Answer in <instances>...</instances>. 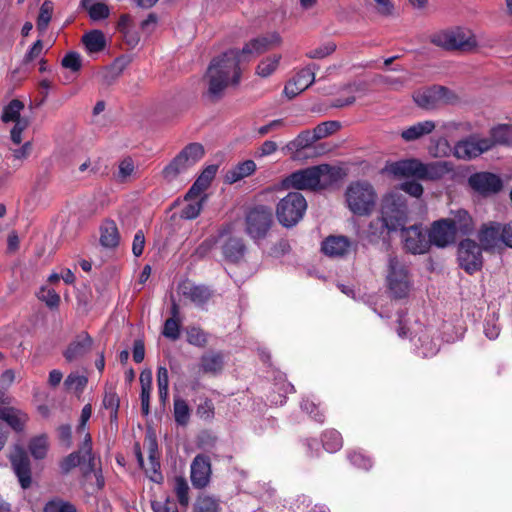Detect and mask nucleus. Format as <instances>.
<instances>
[{"label": "nucleus", "mask_w": 512, "mask_h": 512, "mask_svg": "<svg viewBox=\"0 0 512 512\" xmlns=\"http://www.w3.org/2000/svg\"><path fill=\"white\" fill-rule=\"evenodd\" d=\"M279 42L280 36L277 33H271L252 39L242 50L231 49L213 58L206 72L209 97L218 100L228 86L238 85L241 76L240 63L247 60L249 56L265 52Z\"/></svg>", "instance_id": "obj_1"}, {"label": "nucleus", "mask_w": 512, "mask_h": 512, "mask_svg": "<svg viewBox=\"0 0 512 512\" xmlns=\"http://www.w3.org/2000/svg\"><path fill=\"white\" fill-rule=\"evenodd\" d=\"M395 176L414 177L419 180L435 181L454 171L452 162L446 160L423 163L418 159L400 160L391 165Z\"/></svg>", "instance_id": "obj_2"}, {"label": "nucleus", "mask_w": 512, "mask_h": 512, "mask_svg": "<svg viewBox=\"0 0 512 512\" xmlns=\"http://www.w3.org/2000/svg\"><path fill=\"white\" fill-rule=\"evenodd\" d=\"M77 466H81L83 476L86 480L90 478L91 474L95 477V484L91 485L90 493H94L104 487L105 480L101 469H96L95 458L92 456L91 437L88 433L79 451L69 454L60 465L63 473H68Z\"/></svg>", "instance_id": "obj_3"}, {"label": "nucleus", "mask_w": 512, "mask_h": 512, "mask_svg": "<svg viewBox=\"0 0 512 512\" xmlns=\"http://www.w3.org/2000/svg\"><path fill=\"white\" fill-rule=\"evenodd\" d=\"M349 209L356 215H369L374 209L376 193L373 186L365 181L351 183L346 190Z\"/></svg>", "instance_id": "obj_4"}, {"label": "nucleus", "mask_w": 512, "mask_h": 512, "mask_svg": "<svg viewBox=\"0 0 512 512\" xmlns=\"http://www.w3.org/2000/svg\"><path fill=\"white\" fill-rule=\"evenodd\" d=\"M330 172L331 167L327 164L308 167L290 174L285 178L283 184L287 188L297 190H316L324 186L322 180L329 176Z\"/></svg>", "instance_id": "obj_5"}, {"label": "nucleus", "mask_w": 512, "mask_h": 512, "mask_svg": "<svg viewBox=\"0 0 512 512\" xmlns=\"http://www.w3.org/2000/svg\"><path fill=\"white\" fill-rule=\"evenodd\" d=\"M307 202L299 192H290L276 206V216L286 228L295 226L304 216Z\"/></svg>", "instance_id": "obj_6"}, {"label": "nucleus", "mask_w": 512, "mask_h": 512, "mask_svg": "<svg viewBox=\"0 0 512 512\" xmlns=\"http://www.w3.org/2000/svg\"><path fill=\"white\" fill-rule=\"evenodd\" d=\"M204 156V148L199 143H190L164 167L162 175L168 182L174 181Z\"/></svg>", "instance_id": "obj_7"}, {"label": "nucleus", "mask_w": 512, "mask_h": 512, "mask_svg": "<svg viewBox=\"0 0 512 512\" xmlns=\"http://www.w3.org/2000/svg\"><path fill=\"white\" fill-rule=\"evenodd\" d=\"M219 245L223 258L230 263H239L243 260L247 247L244 239L236 234L232 223L221 226L218 230Z\"/></svg>", "instance_id": "obj_8"}, {"label": "nucleus", "mask_w": 512, "mask_h": 512, "mask_svg": "<svg viewBox=\"0 0 512 512\" xmlns=\"http://www.w3.org/2000/svg\"><path fill=\"white\" fill-rule=\"evenodd\" d=\"M431 42L446 50L468 51L477 46L473 33L460 27L435 33Z\"/></svg>", "instance_id": "obj_9"}, {"label": "nucleus", "mask_w": 512, "mask_h": 512, "mask_svg": "<svg viewBox=\"0 0 512 512\" xmlns=\"http://www.w3.org/2000/svg\"><path fill=\"white\" fill-rule=\"evenodd\" d=\"M381 216L394 224L398 229L405 225L408 208L405 196L400 191H391L381 202Z\"/></svg>", "instance_id": "obj_10"}, {"label": "nucleus", "mask_w": 512, "mask_h": 512, "mask_svg": "<svg viewBox=\"0 0 512 512\" xmlns=\"http://www.w3.org/2000/svg\"><path fill=\"white\" fill-rule=\"evenodd\" d=\"M273 223L272 211L265 206L251 209L245 217V232L254 241L267 236Z\"/></svg>", "instance_id": "obj_11"}, {"label": "nucleus", "mask_w": 512, "mask_h": 512, "mask_svg": "<svg viewBox=\"0 0 512 512\" xmlns=\"http://www.w3.org/2000/svg\"><path fill=\"white\" fill-rule=\"evenodd\" d=\"M415 103L426 110L435 109L441 105L452 104L457 101L453 91L444 86H432L413 95Z\"/></svg>", "instance_id": "obj_12"}, {"label": "nucleus", "mask_w": 512, "mask_h": 512, "mask_svg": "<svg viewBox=\"0 0 512 512\" xmlns=\"http://www.w3.org/2000/svg\"><path fill=\"white\" fill-rule=\"evenodd\" d=\"M388 287L395 298H404L410 290L408 271L396 257H389Z\"/></svg>", "instance_id": "obj_13"}, {"label": "nucleus", "mask_w": 512, "mask_h": 512, "mask_svg": "<svg viewBox=\"0 0 512 512\" xmlns=\"http://www.w3.org/2000/svg\"><path fill=\"white\" fill-rule=\"evenodd\" d=\"M482 248L472 239H464L458 245V262L468 274L481 270L483 266Z\"/></svg>", "instance_id": "obj_14"}, {"label": "nucleus", "mask_w": 512, "mask_h": 512, "mask_svg": "<svg viewBox=\"0 0 512 512\" xmlns=\"http://www.w3.org/2000/svg\"><path fill=\"white\" fill-rule=\"evenodd\" d=\"M401 239L404 248L412 254H423L430 248V241L427 239L426 233L423 232L421 226L412 225L408 228L400 227Z\"/></svg>", "instance_id": "obj_15"}, {"label": "nucleus", "mask_w": 512, "mask_h": 512, "mask_svg": "<svg viewBox=\"0 0 512 512\" xmlns=\"http://www.w3.org/2000/svg\"><path fill=\"white\" fill-rule=\"evenodd\" d=\"M491 150V142L487 137L471 136L456 143L454 155L458 159L470 160Z\"/></svg>", "instance_id": "obj_16"}, {"label": "nucleus", "mask_w": 512, "mask_h": 512, "mask_svg": "<svg viewBox=\"0 0 512 512\" xmlns=\"http://www.w3.org/2000/svg\"><path fill=\"white\" fill-rule=\"evenodd\" d=\"M469 186L482 195H490L499 192L502 188V180L496 174L490 172H478L468 178Z\"/></svg>", "instance_id": "obj_17"}, {"label": "nucleus", "mask_w": 512, "mask_h": 512, "mask_svg": "<svg viewBox=\"0 0 512 512\" xmlns=\"http://www.w3.org/2000/svg\"><path fill=\"white\" fill-rule=\"evenodd\" d=\"M10 461L21 487L23 489L30 487L32 480L31 469L26 451L20 446H15L10 454Z\"/></svg>", "instance_id": "obj_18"}, {"label": "nucleus", "mask_w": 512, "mask_h": 512, "mask_svg": "<svg viewBox=\"0 0 512 512\" xmlns=\"http://www.w3.org/2000/svg\"><path fill=\"white\" fill-rule=\"evenodd\" d=\"M212 469L211 462L208 456L199 454L191 463V482L192 485L197 489L205 488L211 478Z\"/></svg>", "instance_id": "obj_19"}, {"label": "nucleus", "mask_w": 512, "mask_h": 512, "mask_svg": "<svg viewBox=\"0 0 512 512\" xmlns=\"http://www.w3.org/2000/svg\"><path fill=\"white\" fill-rule=\"evenodd\" d=\"M399 230L394 224L379 216L373 219L366 230V238L369 243L377 244L382 242L385 245L389 243V236L391 232Z\"/></svg>", "instance_id": "obj_20"}, {"label": "nucleus", "mask_w": 512, "mask_h": 512, "mask_svg": "<svg viewBox=\"0 0 512 512\" xmlns=\"http://www.w3.org/2000/svg\"><path fill=\"white\" fill-rule=\"evenodd\" d=\"M480 247L485 251L494 249L499 242H503V225L498 222L483 224L477 234Z\"/></svg>", "instance_id": "obj_21"}, {"label": "nucleus", "mask_w": 512, "mask_h": 512, "mask_svg": "<svg viewBox=\"0 0 512 512\" xmlns=\"http://www.w3.org/2000/svg\"><path fill=\"white\" fill-rule=\"evenodd\" d=\"M455 235L448 219H441L433 223L427 239L430 241V245L446 247L454 241Z\"/></svg>", "instance_id": "obj_22"}, {"label": "nucleus", "mask_w": 512, "mask_h": 512, "mask_svg": "<svg viewBox=\"0 0 512 512\" xmlns=\"http://www.w3.org/2000/svg\"><path fill=\"white\" fill-rule=\"evenodd\" d=\"M356 247L357 243L345 236H329L322 243V251L330 257H344Z\"/></svg>", "instance_id": "obj_23"}, {"label": "nucleus", "mask_w": 512, "mask_h": 512, "mask_svg": "<svg viewBox=\"0 0 512 512\" xmlns=\"http://www.w3.org/2000/svg\"><path fill=\"white\" fill-rule=\"evenodd\" d=\"M178 291L197 306H203L212 296V292L207 286L195 285L189 281L179 284Z\"/></svg>", "instance_id": "obj_24"}, {"label": "nucleus", "mask_w": 512, "mask_h": 512, "mask_svg": "<svg viewBox=\"0 0 512 512\" xmlns=\"http://www.w3.org/2000/svg\"><path fill=\"white\" fill-rule=\"evenodd\" d=\"M316 136L312 131L310 130H304L300 132L296 138L289 141L284 147L283 151L287 154L291 155V158L293 159H299L300 152L309 146H311L314 142H316Z\"/></svg>", "instance_id": "obj_25"}, {"label": "nucleus", "mask_w": 512, "mask_h": 512, "mask_svg": "<svg viewBox=\"0 0 512 512\" xmlns=\"http://www.w3.org/2000/svg\"><path fill=\"white\" fill-rule=\"evenodd\" d=\"M92 344L93 340L87 333L78 335L64 353L66 360L71 362L82 358L91 350Z\"/></svg>", "instance_id": "obj_26"}, {"label": "nucleus", "mask_w": 512, "mask_h": 512, "mask_svg": "<svg viewBox=\"0 0 512 512\" xmlns=\"http://www.w3.org/2000/svg\"><path fill=\"white\" fill-rule=\"evenodd\" d=\"M455 234L470 235L474 231V222L469 213L465 210H456L452 212V217L448 219Z\"/></svg>", "instance_id": "obj_27"}, {"label": "nucleus", "mask_w": 512, "mask_h": 512, "mask_svg": "<svg viewBox=\"0 0 512 512\" xmlns=\"http://www.w3.org/2000/svg\"><path fill=\"white\" fill-rule=\"evenodd\" d=\"M256 170V164L253 160H245L227 170L224 180L228 184H234L245 177L250 176Z\"/></svg>", "instance_id": "obj_28"}, {"label": "nucleus", "mask_w": 512, "mask_h": 512, "mask_svg": "<svg viewBox=\"0 0 512 512\" xmlns=\"http://www.w3.org/2000/svg\"><path fill=\"white\" fill-rule=\"evenodd\" d=\"M436 124L432 120L418 122L401 132V137L406 141L418 140L434 131Z\"/></svg>", "instance_id": "obj_29"}, {"label": "nucleus", "mask_w": 512, "mask_h": 512, "mask_svg": "<svg viewBox=\"0 0 512 512\" xmlns=\"http://www.w3.org/2000/svg\"><path fill=\"white\" fill-rule=\"evenodd\" d=\"M0 419L15 431H22L28 417L25 413L13 407H2L0 408Z\"/></svg>", "instance_id": "obj_30"}, {"label": "nucleus", "mask_w": 512, "mask_h": 512, "mask_svg": "<svg viewBox=\"0 0 512 512\" xmlns=\"http://www.w3.org/2000/svg\"><path fill=\"white\" fill-rule=\"evenodd\" d=\"M487 140L491 142V149L496 145L512 146V125L499 124L493 127Z\"/></svg>", "instance_id": "obj_31"}, {"label": "nucleus", "mask_w": 512, "mask_h": 512, "mask_svg": "<svg viewBox=\"0 0 512 512\" xmlns=\"http://www.w3.org/2000/svg\"><path fill=\"white\" fill-rule=\"evenodd\" d=\"M100 243L106 248H114L119 243V232L114 221L108 220L100 228Z\"/></svg>", "instance_id": "obj_32"}, {"label": "nucleus", "mask_w": 512, "mask_h": 512, "mask_svg": "<svg viewBox=\"0 0 512 512\" xmlns=\"http://www.w3.org/2000/svg\"><path fill=\"white\" fill-rule=\"evenodd\" d=\"M82 42L89 53L102 51L106 46L105 35L100 30H92L82 37Z\"/></svg>", "instance_id": "obj_33"}, {"label": "nucleus", "mask_w": 512, "mask_h": 512, "mask_svg": "<svg viewBox=\"0 0 512 512\" xmlns=\"http://www.w3.org/2000/svg\"><path fill=\"white\" fill-rule=\"evenodd\" d=\"M223 355L221 353H208L202 355L200 368L206 374H217L223 369Z\"/></svg>", "instance_id": "obj_34"}, {"label": "nucleus", "mask_w": 512, "mask_h": 512, "mask_svg": "<svg viewBox=\"0 0 512 512\" xmlns=\"http://www.w3.org/2000/svg\"><path fill=\"white\" fill-rule=\"evenodd\" d=\"M138 177L137 167L132 158L126 157L119 162L118 171L114 174V178L119 183H126L133 178Z\"/></svg>", "instance_id": "obj_35"}, {"label": "nucleus", "mask_w": 512, "mask_h": 512, "mask_svg": "<svg viewBox=\"0 0 512 512\" xmlns=\"http://www.w3.org/2000/svg\"><path fill=\"white\" fill-rule=\"evenodd\" d=\"M94 0H81V7L86 9L89 17L93 21L107 19L110 15V9L105 3H93Z\"/></svg>", "instance_id": "obj_36"}, {"label": "nucleus", "mask_w": 512, "mask_h": 512, "mask_svg": "<svg viewBox=\"0 0 512 512\" xmlns=\"http://www.w3.org/2000/svg\"><path fill=\"white\" fill-rule=\"evenodd\" d=\"M318 68V65L310 64L305 68L301 69L292 79V81L296 84V86H299L300 89L305 91L315 82V71Z\"/></svg>", "instance_id": "obj_37"}, {"label": "nucleus", "mask_w": 512, "mask_h": 512, "mask_svg": "<svg viewBox=\"0 0 512 512\" xmlns=\"http://www.w3.org/2000/svg\"><path fill=\"white\" fill-rule=\"evenodd\" d=\"M220 510L219 499L207 494L199 495L193 506L194 512H220Z\"/></svg>", "instance_id": "obj_38"}, {"label": "nucleus", "mask_w": 512, "mask_h": 512, "mask_svg": "<svg viewBox=\"0 0 512 512\" xmlns=\"http://www.w3.org/2000/svg\"><path fill=\"white\" fill-rule=\"evenodd\" d=\"M175 422L180 426H186L190 419V407L186 400L175 398L173 403Z\"/></svg>", "instance_id": "obj_39"}, {"label": "nucleus", "mask_w": 512, "mask_h": 512, "mask_svg": "<svg viewBox=\"0 0 512 512\" xmlns=\"http://www.w3.org/2000/svg\"><path fill=\"white\" fill-rule=\"evenodd\" d=\"M24 108V104L22 101L18 99H13L3 108L1 119L3 122H17L18 120H22L20 117V112Z\"/></svg>", "instance_id": "obj_40"}, {"label": "nucleus", "mask_w": 512, "mask_h": 512, "mask_svg": "<svg viewBox=\"0 0 512 512\" xmlns=\"http://www.w3.org/2000/svg\"><path fill=\"white\" fill-rule=\"evenodd\" d=\"M322 443L325 450L330 453L338 451L343 445L341 434L334 430H326L322 435Z\"/></svg>", "instance_id": "obj_41"}, {"label": "nucleus", "mask_w": 512, "mask_h": 512, "mask_svg": "<svg viewBox=\"0 0 512 512\" xmlns=\"http://www.w3.org/2000/svg\"><path fill=\"white\" fill-rule=\"evenodd\" d=\"M187 342L193 346L203 348L207 345L208 334L200 327L192 326L186 330Z\"/></svg>", "instance_id": "obj_42"}, {"label": "nucleus", "mask_w": 512, "mask_h": 512, "mask_svg": "<svg viewBox=\"0 0 512 512\" xmlns=\"http://www.w3.org/2000/svg\"><path fill=\"white\" fill-rule=\"evenodd\" d=\"M53 14V3L52 1L46 0L42 3L39 15L37 18V29L41 32H44L52 18Z\"/></svg>", "instance_id": "obj_43"}, {"label": "nucleus", "mask_w": 512, "mask_h": 512, "mask_svg": "<svg viewBox=\"0 0 512 512\" xmlns=\"http://www.w3.org/2000/svg\"><path fill=\"white\" fill-rule=\"evenodd\" d=\"M29 450L35 459H43L48 450L47 437L44 435L33 438L29 443Z\"/></svg>", "instance_id": "obj_44"}, {"label": "nucleus", "mask_w": 512, "mask_h": 512, "mask_svg": "<svg viewBox=\"0 0 512 512\" xmlns=\"http://www.w3.org/2000/svg\"><path fill=\"white\" fill-rule=\"evenodd\" d=\"M174 491L178 502L181 506H188L189 504V486L185 478L176 477L174 483Z\"/></svg>", "instance_id": "obj_45"}, {"label": "nucleus", "mask_w": 512, "mask_h": 512, "mask_svg": "<svg viewBox=\"0 0 512 512\" xmlns=\"http://www.w3.org/2000/svg\"><path fill=\"white\" fill-rule=\"evenodd\" d=\"M340 127H341V124L338 121H325V122L318 124L313 129V132L318 141L320 139H323L327 136L332 135L333 133L338 131L340 129Z\"/></svg>", "instance_id": "obj_46"}, {"label": "nucleus", "mask_w": 512, "mask_h": 512, "mask_svg": "<svg viewBox=\"0 0 512 512\" xmlns=\"http://www.w3.org/2000/svg\"><path fill=\"white\" fill-rule=\"evenodd\" d=\"M102 403L106 409L110 410L111 420L116 419L119 408V397L112 388L105 391Z\"/></svg>", "instance_id": "obj_47"}, {"label": "nucleus", "mask_w": 512, "mask_h": 512, "mask_svg": "<svg viewBox=\"0 0 512 512\" xmlns=\"http://www.w3.org/2000/svg\"><path fill=\"white\" fill-rule=\"evenodd\" d=\"M280 58L281 57L279 55H274L273 57H268L262 60L257 66V74L261 77L270 76L276 70Z\"/></svg>", "instance_id": "obj_48"}, {"label": "nucleus", "mask_w": 512, "mask_h": 512, "mask_svg": "<svg viewBox=\"0 0 512 512\" xmlns=\"http://www.w3.org/2000/svg\"><path fill=\"white\" fill-rule=\"evenodd\" d=\"M152 390V374L150 371L147 372V383L146 387L141 388V410L144 416H148L150 413V394Z\"/></svg>", "instance_id": "obj_49"}, {"label": "nucleus", "mask_w": 512, "mask_h": 512, "mask_svg": "<svg viewBox=\"0 0 512 512\" xmlns=\"http://www.w3.org/2000/svg\"><path fill=\"white\" fill-rule=\"evenodd\" d=\"M44 512H76V507L62 499H53L46 503Z\"/></svg>", "instance_id": "obj_50"}, {"label": "nucleus", "mask_w": 512, "mask_h": 512, "mask_svg": "<svg viewBox=\"0 0 512 512\" xmlns=\"http://www.w3.org/2000/svg\"><path fill=\"white\" fill-rule=\"evenodd\" d=\"M498 316L496 313L489 315L484 323V333L490 340H495L500 334V327L497 324Z\"/></svg>", "instance_id": "obj_51"}, {"label": "nucleus", "mask_w": 512, "mask_h": 512, "mask_svg": "<svg viewBox=\"0 0 512 512\" xmlns=\"http://www.w3.org/2000/svg\"><path fill=\"white\" fill-rule=\"evenodd\" d=\"M38 298L46 303L49 308H57L60 303V296L54 289L42 287Z\"/></svg>", "instance_id": "obj_52"}, {"label": "nucleus", "mask_w": 512, "mask_h": 512, "mask_svg": "<svg viewBox=\"0 0 512 512\" xmlns=\"http://www.w3.org/2000/svg\"><path fill=\"white\" fill-rule=\"evenodd\" d=\"M203 200L204 198L187 203L181 210V218L188 220L195 219L202 210Z\"/></svg>", "instance_id": "obj_53"}, {"label": "nucleus", "mask_w": 512, "mask_h": 512, "mask_svg": "<svg viewBox=\"0 0 512 512\" xmlns=\"http://www.w3.org/2000/svg\"><path fill=\"white\" fill-rule=\"evenodd\" d=\"M336 50V44L334 42H327L313 50L306 53V56L310 59H322Z\"/></svg>", "instance_id": "obj_54"}, {"label": "nucleus", "mask_w": 512, "mask_h": 512, "mask_svg": "<svg viewBox=\"0 0 512 512\" xmlns=\"http://www.w3.org/2000/svg\"><path fill=\"white\" fill-rule=\"evenodd\" d=\"M61 64L64 68L77 72L82 67V60L79 53L71 51L68 52L62 59Z\"/></svg>", "instance_id": "obj_55"}, {"label": "nucleus", "mask_w": 512, "mask_h": 512, "mask_svg": "<svg viewBox=\"0 0 512 512\" xmlns=\"http://www.w3.org/2000/svg\"><path fill=\"white\" fill-rule=\"evenodd\" d=\"M162 334L173 341L180 337V323L174 318H168L163 327Z\"/></svg>", "instance_id": "obj_56"}, {"label": "nucleus", "mask_w": 512, "mask_h": 512, "mask_svg": "<svg viewBox=\"0 0 512 512\" xmlns=\"http://www.w3.org/2000/svg\"><path fill=\"white\" fill-rule=\"evenodd\" d=\"M196 415L205 421H210L214 418V404L212 400L205 399L197 406Z\"/></svg>", "instance_id": "obj_57"}, {"label": "nucleus", "mask_w": 512, "mask_h": 512, "mask_svg": "<svg viewBox=\"0 0 512 512\" xmlns=\"http://www.w3.org/2000/svg\"><path fill=\"white\" fill-rule=\"evenodd\" d=\"M301 409L307 414L311 415V417L318 423L324 422V414L318 409L316 404L313 401L305 399L301 402Z\"/></svg>", "instance_id": "obj_58"}, {"label": "nucleus", "mask_w": 512, "mask_h": 512, "mask_svg": "<svg viewBox=\"0 0 512 512\" xmlns=\"http://www.w3.org/2000/svg\"><path fill=\"white\" fill-rule=\"evenodd\" d=\"M43 51V42L42 40H37L34 42L32 47L26 52L24 58L22 60V65L27 66L29 63L37 59Z\"/></svg>", "instance_id": "obj_59"}, {"label": "nucleus", "mask_w": 512, "mask_h": 512, "mask_svg": "<svg viewBox=\"0 0 512 512\" xmlns=\"http://www.w3.org/2000/svg\"><path fill=\"white\" fill-rule=\"evenodd\" d=\"M29 126L28 119H22L15 122L14 127L11 129V140L14 144L19 145L22 142V132Z\"/></svg>", "instance_id": "obj_60"}, {"label": "nucleus", "mask_w": 512, "mask_h": 512, "mask_svg": "<svg viewBox=\"0 0 512 512\" xmlns=\"http://www.w3.org/2000/svg\"><path fill=\"white\" fill-rule=\"evenodd\" d=\"M151 507L153 512H179L176 503L170 498L164 501H153Z\"/></svg>", "instance_id": "obj_61"}, {"label": "nucleus", "mask_w": 512, "mask_h": 512, "mask_svg": "<svg viewBox=\"0 0 512 512\" xmlns=\"http://www.w3.org/2000/svg\"><path fill=\"white\" fill-rule=\"evenodd\" d=\"M217 170L218 165H209L202 171V173L196 180L202 185V187L207 189L211 181L215 177Z\"/></svg>", "instance_id": "obj_62"}, {"label": "nucleus", "mask_w": 512, "mask_h": 512, "mask_svg": "<svg viewBox=\"0 0 512 512\" xmlns=\"http://www.w3.org/2000/svg\"><path fill=\"white\" fill-rule=\"evenodd\" d=\"M418 350L423 357H432L437 354L438 345L436 342L429 340L428 338H424L421 340V345L418 347Z\"/></svg>", "instance_id": "obj_63"}, {"label": "nucleus", "mask_w": 512, "mask_h": 512, "mask_svg": "<svg viewBox=\"0 0 512 512\" xmlns=\"http://www.w3.org/2000/svg\"><path fill=\"white\" fill-rule=\"evenodd\" d=\"M348 458L350 462L358 468L368 470L372 467L371 460L359 452L350 453Z\"/></svg>", "instance_id": "obj_64"}]
</instances>
